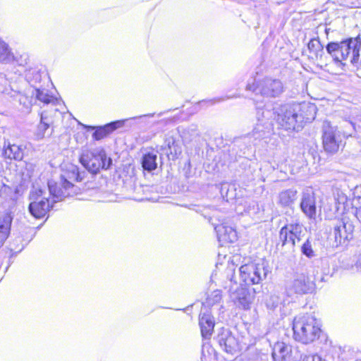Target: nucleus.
<instances>
[{
  "label": "nucleus",
  "mask_w": 361,
  "mask_h": 361,
  "mask_svg": "<svg viewBox=\"0 0 361 361\" xmlns=\"http://www.w3.org/2000/svg\"><path fill=\"white\" fill-rule=\"evenodd\" d=\"M316 106L309 104H286L276 109L277 123L286 130H299L304 120L314 119Z\"/></svg>",
  "instance_id": "nucleus-1"
},
{
  "label": "nucleus",
  "mask_w": 361,
  "mask_h": 361,
  "mask_svg": "<svg viewBox=\"0 0 361 361\" xmlns=\"http://www.w3.org/2000/svg\"><path fill=\"white\" fill-rule=\"evenodd\" d=\"M334 60L343 66L347 61L355 66L361 65V40L360 37L349 38L341 42H330L326 47Z\"/></svg>",
  "instance_id": "nucleus-2"
},
{
  "label": "nucleus",
  "mask_w": 361,
  "mask_h": 361,
  "mask_svg": "<svg viewBox=\"0 0 361 361\" xmlns=\"http://www.w3.org/2000/svg\"><path fill=\"white\" fill-rule=\"evenodd\" d=\"M293 330L295 340L305 344L314 341L321 333L318 322L310 314L295 318Z\"/></svg>",
  "instance_id": "nucleus-3"
},
{
  "label": "nucleus",
  "mask_w": 361,
  "mask_h": 361,
  "mask_svg": "<svg viewBox=\"0 0 361 361\" xmlns=\"http://www.w3.org/2000/svg\"><path fill=\"white\" fill-rule=\"evenodd\" d=\"M239 271L240 279L245 285L260 283L270 272L269 262L264 259L242 265Z\"/></svg>",
  "instance_id": "nucleus-4"
},
{
  "label": "nucleus",
  "mask_w": 361,
  "mask_h": 361,
  "mask_svg": "<svg viewBox=\"0 0 361 361\" xmlns=\"http://www.w3.org/2000/svg\"><path fill=\"white\" fill-rule=\"evenodd\" d=\"M81 164L90 173H97L100 169H109L112 164V159L107 156L102 148L83 151L80 157Z\"/></svg>",
  "instance_id": "nucleus-5"
},
{
  "label": "nucleus",
  "mask_w": 361,
  "mask_h": 361,
  "mask_svg": "<svg viewBox=\"0 0 361 361\" xmlns=\"http://www.w3.org/2000/svg\"><path fill=\"white\" fill-rule=\"evenodd\" d=\"M344 135L338 130L336 126H333L330 122L324 121L322 126V144L324 149L329 153H336L339 148L343 146Z\"/></svg>",
  "instance_id": "nucleus-6"
},
{
  "label": "nucleus",
  "mask_w": 361,
  "mask_h": 361,
  "mask_svg": "<svg viewBox=\"0 0 361 361\" xmlns=\"http://www.w3.org/2000/svg\"><path fill=\"white\" fill-rule=\"evenodd\" d=\"M248 90H252L256 94H260L265 97H276L283 92V85L279 79L266 78L259 81L257 86L254 84H248L246 87Z\"/></svg>",
  "instance_id": "nucleus-7"
},
{
  "label": "nucleus",
  "mask_w": 361,
  "mask_h": 361,
  "mask_svg": "<svg viewBox=\"0 0 361 361\" xmlns=\"http://www.w3.org/2000/svg\"><path fill=\"white\" fill-rule=\"evenodd\" d=\"M44 192L42 189H35L30 193L31 202L29 205L30 213L37 219L44 216L50 207V200L44 197Z\"/></svg>",
  "instance_id": "nucleus-8"
},
{
  "label": "nucleus",
  "mask_w": 361,
  "mask_h": 361,
  "mask_svg": "<svg viewBox=\"0 0 361 361\" xmlns=\"http://www.w3.org/2000/svg\"><path fill=\"white\" fill-rule=\"evenodd\" d=\"M355 227L353 220L348 216H343L341 220H338L334 226V245L338 247L352 239Z\"/></svg>",
  "instance_id": "nucleus-9"
},
{
  "label": "nucleus",
  "mask_w": 361,
  "mask_h": 361,
  "mask_svg": "<svg viewBox=\"0 0 361 361\" xmlns=\"http://www.w3.org/2000/svg\"><path fill=\"white\" fill-rule=\"evenodd\" d=\"M271 112L268 110L258 109L257 111V123L250 135L255 140H260L268 137L272 130V123L269 119Z\"/></svg>",
  "instance_id": "nucleus-10"
},
{
  "label": "nucleus",
  "mask_w": 361,
  "mask_h": 361,
  "mask_svg": "<svg viewBox=\"0 0 361 361\" xmlns=\"http://www.w3.org/2000/svg\"><path fill=\"white\" fill-rule=\"evenodd\" d=\"M302 233V226L298 222L290 223L283 226L279 232V240L282 246L290 243L292 247H295L296 240H301Z\"/></svg>",
  "instance_id": "nucleus-11"
},
{
  "label": "nucleus",
  "mask_w": 361,
  "mask_h": 361,
  "mask_svg": "<svg viewBox=\"0 0 361 361\" xmlns=\"http://www.w3.org/2000/svg\"><path fill=\"white\" fill-rule=\"evenodd\" d=\"M315 288V283L303 273L297 274L288 286V290L295 294L311 293Z\"/></svg>",
  "instance_id": "nucleus-12"
},
{
  "label": "nucleus",
  "mask_w": 361,
  "mask_h": 361,
  "mask_svg": "<svg viewBox=\"0 0 361 361\" xmlns=\"http://www.w3.org/2000/svg\"><path fill=\"white\" fill-rule=\"evenodd\" d=\"M74 185L72 183L64 178V180L57 183L53 180L48 182L49 195L51 196L52 202H56L63 200L65 197L71 195Z\"/></svg>",
  "instance_id": "nucleus-13"
},
{
  "label": "nucleus",
  "mask_w": 361,
  "mask_h": 361,
  "mask_svg": "<svg viewBox=\"0 0 361 361\" xmlns=\"http://www.w3.org/2000/svg\"><path fill=\"white\" fill-rule=\"evenodd\" d=\"M300 208L302 212L310 219L316 216L317 207L314 193L312 189H307L302 192Z\"/></svg>",
  "instance_id": "nucleus-14"
},
{
  "label": "nucleus",
  "mask_w": 361,
  "mask_h": 361,
  "mask_svg": "<svg viewBox=\"0 0 361 361\" xmlns=\"http://www.w3.org/2000/svg\"><path fill=\"white\" fill-rule=\"evenodd\" d=\"M217 341L222 350L228 353L232 354L238 345L235 337L228 330H224L219 334Z\"/></svg>",
  "instance_id": "nucleus-15"
},
{
  "label": "nucleus",
  "mask_w": 361,
  "mask_h": 361,
  "mask_svg": "<svg viewBox=\"0 0 361 361\" xmlns=\"http://www.w3.org/2000/svg\"><path fill=\"white\" fill-rule=\"evenodd\" d=\"M199 324L202 337L209 338L214 331V317L208 312H201L199 318Z\"/></svg>",
  "instance_id": "nucleus-16"
},
{
  "label": "nucleus",
  "mask_w": 361,
  "mask_h": 361,
  "mask_svg": "<svg viewBox=\"0 0 361 361\" xmlns=\"http://www.w3.org/2000/svg\"><path fill=\"white\" fill-rule=\"evenodd\" d=\"M215 230L220 240L228 243H234L238 239L237 232L231 226L221 224L216 226L215 227Z\"/></svg>",
  "instance_id": "nucleus-17"
},
{
  "label": "nucleus",
  "mask_w": 361,
  "mask_h": 361,
  "mask_svg": "<svg viewBox=\"0 0 361 361\" xmlns=\"http://www.w3.org/2000/svg\"><path fill=\"white\" fill-rule=\"evenodd\" d=\"M290 347L283 342H277L274 344L272 350L274 361H290Z\"/></svg>",
  "instance_id": "nucleus-18"
},
{
  "label": "nucleus",
  "mask_w": 361,
  "mask_h": 361,
  "mask_svg": "<svg viewBox=\"0 0 361 361\" xmlns=\"http://www.w3.org/2000/svg\"><path fill=\"white\" fill-rule=\"evenodd\" d=\"M231 298L236 305L244 310L248 309L251 303V297L247 290L243 288H238L231 294Z\"/></svg>",
  "instance_id": "nucleus-19"
},
{
  "label": "nucleus",
  "mask_w": 361,
  "mask_h": 361,
  "mask_svg": "<svg viewBox=\"0 0 361 361\" xmlns=\"http://www.w3.org/2000/svg\"><path fill=\"white\" fill-rule=\"evenodd\" d=\"M124 122V120L116 121L111 122L104 126L99 127L94 131L92 136L97 140H101L117 128H121L123 126Z\"/></svg>",
  "instance_id": "nucleus-20"
},
{
  "label": "nucleus",
  "mask_w": 361,
  "mask_h": 361,
  "mask_svg": "<svg viewBox=\"0 0 361 361\" xmlns=\"http://www.w3.org/2000/svg\"><path fill=\"white\" fill-rule=\"evenodd\" d=\"M307 49L309 51L308 57L313 61L322 59L324 54L323 45L317 38L310 40L307 44Z\"/></svg>",
  "instance_id": "nucleus-21"
},
{
  "label": "nucleus",
  "mask_w": 361,
  "mask_h": 361,
  "mask_svg": "<svg viewBox=\"0 0 361 361\" xmlns=\"http://www.w3.org/2000/svg\"><path fill=\"white\" fill-rule=\"evenodd\" d=\"M12 220V216L8 213L0 217V247L8 237Z\"/></svg>",
  "instance_id": "nucleus-22"
},
{
  "label": "nucleus",
  "mask_w": 361,
  "mask_h": 361,
  "mask_svg": "<svg viewBox=\"0 0 361 361\" xmlns=\"http://www.w3.org/2000/svg\"><path fill=\"white\" fill-rule=\"evenodd\" d=\"M3 156L6 159L20 161L23 158V149L18 145L8 143L6 147L4 146Z\"/></svg>",
  "instance_id": "nucleus-23"
},
{
  "label": "nucleus",
  "mask_w": 361,
  "mask_h": 361,
  "mask_svg": "<svg viewBox=\"0 0 361 361\" xmlns=\"http://www.w3.org/2000/svg\"><path fill=\"white\" fill-rule=\"evenodd\" d=\"M32 96L46 104L53 103L55 101V97L49 94V90L45 88H34L32 91Z\"/></svg>",
  "instance_id": "nucleus-24"
},
{
  "label": "nucleus",
  "mask_w": 361,
  "mask_h": 361,
  "mask_svg": "<svg viewBox=\"0 0 361 361\" xmlns=\"http://www.w3.org/2000/svg\"><path fill=\"white\" fill-rule=\"evenodd\" d=\"M52 121L46 113L41 114V121L39 123L36 132V137L38 140H41L45 137L47 130L49 128Z\"/></svg>",
  "instance_id": "nucleus-25"
},
{
  "label": "nucleus",
  "mask_w": 361,
  "mask_h": 361,
  "mask_svg": "<svg viewBox=\"0 0 361 361\" xmlns=\"http://www.w3.org/2000/svg\"><path fill=\"white\" fill-rule=\"evenodd\" d=\"M157 155L154 152H148L145 154L142 160V166L143 169L148 171H152L157 169Z\"/></svg>",
  "instance_id": "nucleus-26"
},
{
  "label": "nucleus",
  "mask_w": 361,
  "mask_h": 361,
  "mask_svg": "<svg viewBox=\"0 0 361 361\" xmlns=\"http://www.w3.org/2000/svg\"><path fill=\"white\" fill-rule=\"evenodd\" d=\"M297 191L293 189L286 190L280 192L279 203L283 206H289L296 200Z\"/></svg>",
  "instance_id": "nucleus-27"
},
{
  "label": "nucleus",
  "mask_w": 361,
  "mask_h": 361,
  "mask_svg": "<svg viewBox=\"0 0 361 361\" xmlns=\"http://www.w3.org/2000/svg\"><path fill=\"white\" fill-rule=\"evenodd\" d=\"M315 245V240L312 238H308L301 246V252L308 258L314 257L317 256Z\"/></svg>",
  "instance_id": "nucleus-28"
},
{
  "label": "nucleus",
  "mask_w": 361,
  "mask_h": 361,
  "mask_svg": "<svg viewBox=\"0 0 361 361\" xmlns=\"http://www.w3.org/2000/svg\"><path fill=\"white\" fill-rule=\"evenodd\" d=\"M64 178H66L71 183L72 181H81L82 178L80 176V174L78 172V169L76 166H71L70 171L66 172L65 174L61 176V179L62 181L64 180Z\"/></svg>",
  "instance_id": "nucleus-29"
},
{
  "label": "nucleus",
  "mask_w": 361,
  "mask_h": 361,
  "mask_svg": "<svg viewBox=\"0 0 361 361\" xmlns=\"http://www.w3.org/2000/svg\"><path fill=\"white\" fill-rule=\"evenodd\" d=\"M12 57L8 45L0 39V62H8Z\"/></svg>",
  "instance_id": "nucleus-30"
},
{
  "label": "nucleus",
  "mask_w": 361,
  "mask_h": 361,
  "mask_svg": "<svg viewBox=\"0 0 361 361\" xmlns=\"http://www.w3.org/2000/svg\"><path fill=\"white\" fill-rule=\"evenodd\" d=\"M222 298L221 293L219 290H214L208 295L207 298V303L209 305H214V304L221 302Z\"/></svg>",
  "instance_id": "nucleus-31"
},
{
  "label": "nucleus",
  "mask_w": 361,
  "mask_h": 361,
  "mask_svg": "<svg viewBox=\"0 0 361 361\" xmlns=\"http://www.w3.org/2000/svg\"><path fill=\"white\" fill-rule=\"evenodd\" d=\"M281 302V298L276 294H272L267 300L266 305L269 309L275 310Z\"/></svg>",
  "instance_id": "nucleus-32"
},
{
  "label": "nucleus",
  "mask_w": 361,
  "mask_h": 361,
  "mask_svg": "<svg viewBox=\"0 0 361 361\" xmlns=\"http://www.w3.org/2000/svg\"><path fill=\"white\" fill-rule=\"evenodd\" d=\"M11 90L12 89L7 79L3 75H0V92L10 94Z\"/></svg>",
  "instance_id": "nucleus-33"
},
{
  "label": "nucleus",
  "mask_w": 361,
  "mask_h": 361,
  "mask_svg": "<svg viewBox=\"0 0 361 361\" xmlns=\"http://www.w3.org/2000/svg\"><path fill=\"white\" fill-rule=\"evenodd\" d=\"M166 145L168 146L169 149H170L171 154L174 153L175 154H177L178 153H180V149L178 147V145L173 140V138H169L166 140Z\"/></svg>",
  "instance_id": "nucleus-34"
},
{
  "label": "nucleus",
  "mask_w": 361,
  "mask_h": 361,
  "mask_svg": "<svg viewBox=\"0 0 361 361\" xmlns=\"http://www.w3.org/2000/svg\"><path fill=\"white\" fill-rule=\"evenodd\" d=\"M336 200L339 204H344L348 201V197L342 191H338L336 193Z\"/></svg>",
  "instance_id": "nucleus-35"
},
{
  "label": "nucleus",
  "mask_w": 361,
  "mask_h": 361,
  "mask_svg": "<svg viewBox=\"0 0 361 361\" xmlns=\"http://www.w3.org/2000/svg\"><path fill=\"white\" fill-rule=\"evenodd\" d=\"M309 361H322L321 357L314 355H313V357H310Z\"/></svg>",
  "instance_id": "nucleus-36"
},
{
  "label": "nucleus",
  "mask_w": 361,
  "mask_h": 361,
  "mask_svg": "<svg viewBox=\"0 0 361 361\" xmlns=\"http://www.w3.org/2000/svg\"><path fill=\"white\" fill-rule=\"evenodd\" d=\"M0 190H1V192H3V191H4V192H7L8 190H11V188H10L8 186L6 185L5 184H2V185H1Z\"/></svg>",
  "instance_id": "nucleus-37"
},
{
  "label": "nucleus",
  "mask_w": 361,
  "mask_h": 361,
  "mask_svg": "<svg viewBox=\"0 0 361 361\" xmlns=\"http://www.w3.org/2000/svg\"><path fill=\"white\" fill-rule=\"evenodd\" d=\"M310 357H313V355H307V356H305L303 359L302 361H309V358Z\"/></svg>",
  "instance_id": "nucleus-38"
},
{
  "label": "nucleus",
  "mask_w": 361,
  "mask_h": 361,
  "mask_svg": "<svg viewBox=\"0 0 361 361\" xmlns=\"http://www.w3.org/2000/svg\"><path fill=\"white\" fill-rule=\"evenodd\" d=\"M356 266L357 268H359L360 267V271H361V257H360L359 262L357 263Z\"/></svg>",
  "instance_id": "nucleus-39"
},
{
  "label": "nucleus",
  "mask_w": 361,
  "mask_h": 361,
  "mask_svg": "<svg viewBox=\"0 0 361 361\" xmlns=\"http://www.w3.org/2000/svg\"><path fill=\"white\" fill-rule=\"evenodd\" d=\"M325 32L328 34V29L325 28Z\"/></svg>",
  "instance_id": "nucleus-40"
}]
</instances>
